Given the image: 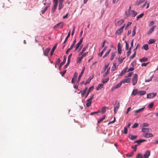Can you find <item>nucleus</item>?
Returning a JSON list of instances; mask_svg holds the SVG:
<instances>
[{"label":"nucleus","mask_w":158,"mask_h":158,"mask_svg":"<svg viewBox=\"0 0 158 158\" xmlns=\"http://www.w3.org/2000/svg\"><path fill=\"white\" fill-rule=\"evenodd\" d=\"M131 14L132 17H135L137 14V13L134 10H132L131 11Z\"/></svg>","instance_id":"6ab92c4d"},{"label":"nucleus","mask_w":158,"mask_h":158,"mask_svg":"<svg viewBox=\"0 0 158 158\" xmlns=\"http://www.w3.org/2000/svg\"><path fill=\"white\" fill-rule=\"evenodd\" d=\"M157 27L156 26H154L152 27L150 29L148 32V34L149 35L151 34L153 31L154 29L156 28Z\"/></svg>","instance_id":"1a4fd4ad"},{"label":"nucleus","mask_w":158,"mask_h":158,"mask_svg":"<svg viewBox=\"0 0 158 158\" xmlns=\"http://www.w3.org/2000/svg\"><path fill=\"white\" fill-rule=\"evenodd\" d=\"M145 107L142 108L135 111V113H138L142 112L144 110Z\"/></svg>","instance_id":"2eb2a0df"},{"label":"nucleus","mask_w":158,"mask_h":158,"mask_svg":"<svg viewBox=\"0 0 158 158\" xmlns=\"http://www.w3.org/2000/svg\"><path fill=\"white\" fill-rule=\"evenodd\" d=\"M130 78H126L122 80L121 81V82L122 83H129L130 82Z\"/></svg>","instance_id":"4468645a"},{"label":"nucleus","mask_w":158,"mask_h":158,"mask_svg":"<svg viewBox=\"0 0 158 158\" xmlns=\"http://www.w3.org/2000/svg\"><path fill=\"white\" fill-rule=\"evenodd\" d=\"M127 69V68L125 69L122 71L121 73V76H122L127 72L126 71Z\"/></svg>","instance_id":"37998d69"},{"label":"nucleus","mask_w":158,"mask_h":158,"mask_svg":"<svg viewBox=\"0 0 158 158\" xmlns=\"http://www.w3.org/2000/svg\"><path fill=\"white\" fill-rule=\"evenodd\" d=\"M135 54H136V52H135V51L134 53H133V54L132 55V56H130V58L131 59H132L133 58H134V57L135 56Z\"/></svg>","instance_id":"603ef678"},{"label":"nucleus","mask_w":158,"mask_h":158,"mask_svg":"<svg viewBox=\"0 0 158 158\" xmlns=\"http://www.w3.org/2000/svg\"><path fill=\"white\" fill-rule=\"evenodd\" d=\"M85 67H84L83 68L82 70V71L81 73L80 74V75H79V76H78V80H77V81L78 82H79V81H80V78H81V76H82V75L84 72V71L85 70Z\"/></svg>","instance_id":"423d86ee"},{"label":"nucleus","mask_w":158,"mask_h":158,"mask_svg":"<svg viewBox=\"0 0 158 158\" xmlns=\"http://www.w3.org/2000/svg\"><path fill=\"white\" fill-rule=\"evenodd\" d=\"M139 126L138 123H135L132 126V127L134 128H136L138 127Z\"/></svg>","instance_id":"8fccbe9b"},{"label":"nucleus","mask_w":158,"mask_h":158,"mask_svg":"<svg viewBox=\"0 0 158 158\" xmlns=\"http://www.w3.org/2000/svg\"><path fill=\"white\" fill-rule=\"evenodd\" d=\"M120 107V103L117 100L115 101L114 105V114H116Z\"/></svg>","instance_id":"f257e3e1"},{"label":"nucleus","mask_w":158,"mask_h":158,"mask_svg":"<svg viewBox=\"0 0 158 158\" xmlns=\"http://www.w3.org/2000/svg\"><path fill=\"white\" fill-rule=\"evenodd\" d=\"M149 126V124L147 123H144L140 125L141 127H147Z\"/></svg>","instance_id":"c85d7f7f"},{"label":"nucleus","mask_w":158,"mask_h":158,"mask_svg":"<svg viewBox=\"0 0 158 158\" xmlns=\"http://www.w3.org/2000/svg\"><path fill=\"white\" fill-rule=\"evenodd\" d=\"M47 10V7H45V8L41 11L42 14H44Z\"/></svg>","instance_id":"de8ad7c7"},{"label":"nucleus","mask_w":158,"mask_h":158,"mask_svg":"<svg viewBox=\"0 0 158 158\" xmlns=\"http://www.w3.org/2000/svg\"><path fill=\"white\" fill-rule=\"evenodd\" d=\"M154 22L153 21H151L150 22L149 25V26H152L154 24Z\"/></svg>","instance_id":"69168bd1"},{"label":"nucleus","mask_w":158,"mask_h":158,"mask_svg":"<svg viewBox=\"0 0 158 158\" xmlns=\"http://www.w3.org/2000/svg\"><path fill=\"white\" fill-rule=\"evenodd\" d=\"M76 43V39H75L74 40V41L73 44H72V45H71V46H70V48L72 49L74 47V45H75V44Z\"/></svg>","instance_id":"c03bdc74"},{"label":"nucleus","mask_w":158,"mask_h":158,"mask_svg":"<svg viewBox=\"0 0 158 158\" xmlns=\"http://www.w3.org/2000/svg\"><path fill=\"white\" fill-rule=\"evenodd\" d=\"M50 50V48H46L45 50L44 51V55L46 56H48L49 52Z\"/></svg>","instance_id":"9d476101"},{"label":"nucleus","mask_w":158,"mask_h":158,"mask_svg":"<svg viewBox=\"0 0 158 158\" xmlns=\"http://www.w3.org/2000/svg\"><path fill=\"white\" fill-rule=\"evenodd\" d=\"M63 3V2H59L58 8V9L59 10H60L61 9H62L64 5Z\"/></svg>","instance_id":"dca6fc26"},{"label":"nucleus","mask_w":158,"mask_h":158,"mask_svg":"<svg viewBox=\"0 0 158 158\" xmlns=\"http://www.w3.org/2000/svg\"><path fill=\"white\" fill-rule=\"evenodd\" d=\"M77 75H78V73H75L74 74V76L73 77V78L74 79V80H76L77 77Z\"/></svg>","instance_id":"864d4df0"},{"label":"nucleus","mask_w":158,"mask_h":158,"mask_svg":"<svg viewBox=\"0 0 158 158\" xmlns=\"http://www.w3.org/2000/svg\"><path fill=\"white\" fill-rule=\"evenodd\" d=\"M130 13H130V11H128L127 10L125 12V14L126 16L127 17H129L130 16Z\"/></svg>","instance_id":"ea45409f"},{"label":"nucleus","mask_w":158,"mask_h":158,"mask_svg":"<svg viewBox=\"0 0 158 158\" xmlns=\"http://www.w3.org/2000/svg\"><path fill=\"white\" fill-rule=\"evenodd\" d=\"M133 152L131 153H130L127 154L126 155L128 157H131L133 155Z\"/></svg>","instance_id":"bf43d9fd"},{"label":"nucleus","mask_w":158,"mask_h":158,"mask_svg":"<svg viewBox=\"0 0 158 158\" xmlns=\"http://www.w3.org/2000/svg\"><path fill=\"white\" fill-rule=\"evenodd\" d=\"M103 86V84H99L98 87L96 88V90H98L100 89H101Z\"/></svg>","instance_id":"a878e982"},{"label":"nucleus","mask_w":158,"mask_h":158,"mask_svg":"<svg viewBox=\"0 0 158 158\" xmlns=\"http://www.w3.org/2000/svg\"><path fill=\"white\" fill-rule=\"evenodd\" d=\"M156 93H152L151 94H147V97L148 98H153L156 95Z\"/></svg>","instance_id":"39448f33"},{"label":"nucleus","mask_w":158,"mask_h":158,"mask_svg":"<svg viewBox=\"0 0 158 158\" xmlns=\"http://www.w3.org/2000/svg\"><path fill=\"white\" fill-rule=\"evenodd\" d=\"M143 48L146 50L148 49V45L147 44H144L143 46Z\"/></svg>","instance_id":"58836bf2"},{"label":"nucleus","mask_w":158,"mask_h":158,"mask_svg":"<svg viewBox=\"0 0 158 158\" xmlns=\"http://www.w3.org/2000/svg\"><path fill=\"white\" fill-rule=\"evenodd\" d=\"M106 111V107H103L102 109L101 112L102 114L104 113Z\"/></svg>","instance_id":"a18cd8bd"},{"label":"nucleus","mask_w":158,"mask_h":158,"mask_svg":"<svg viewBox=\"0 0 158 158\" xmlns=\"http://www.w3.org/2000/svg\"><path fill=\"white\" fill-rule=\"evenodd\" d=\"M122 83H121V81L120 82L118 83V84L116 85L114 87H113L112 89V91H113L114 89L118 88L121 86Z\"/></svg>","instance_id":"20e7f679"},{"label":"nucleus","mask_w":158,"mask_h":158,"mask_svg":"<svg viewBox=\"0 0 158 158\" xmlns=\"http://www.w3.org/2000/svg\"><path fill=\"white\" fill-rule=\"evenodd\" d=\"M94 87V86H91L89 89L87 91V93L85 95V98H86L87 97L89 92L92 91V90L93 89Z\"/></svg>","instance_id":"f3484780"},{"label":"nucleus","mask_w":158,"mask_h":158,"mask_svg":"<svg viewBox=\"0 0 158 158\" xmlns=\"http://www.w3.org/2000/svg\"><path fill=\"white\" fill-rule=\"evenodd\" d=\"M146 141V140L144 139H140L138 140H136L135 141L134 143H138V145H140L141 143L143 142H145Z\"/></svg>","instance_id":"9b49d317"},{"label":"nucleus","mask_w":158,"mask_h":158,"mask_svg":"<svg viewBox=\"0 0 158 158\" xmlns=\"http://www.w3.org/2000/svg\"><path fill=\"white\" fill-rule=\"evenodd\" d=\"M138 75L136 74H135L132 78V85H135L137 83Z\"/></svg>","instance_id":"f03ea898"},{"label":"nucleus","mask_w":158,"mask_h":158,"mask_svg":"<svg viewBox=\"0 0 158 158\" xmlns=\"http://www.w3.org/2000/svg\"><path fill=\"white\" fill-rule=\"evenodd\" d=\"M70 33H71V30H69V32H68V34L67 35V36L66 37V38H65L64 41V42L63 43V44H65V42L67 41L68 38H69V37L70 36Z\"/></svg>","instance_id":"4be33fe9"},{"label":"nucleus","mask_w":158,"mask_h":158,"mask_svg":"<svg viewBox=\"0 0 158 158\" xmlns=\"http://www.w3.org/2000/svg\"><path fill=\"white\" fill-rule=\"evenodd\" d=\"M110 51V49L107 50V51L106 52L105 55L103 56V58H104L106 57L107 55H108Z\"/></svg>","instance_id":"a19ab883"},{"label":"nucleus","mask_w":158,"mask_h":158,"mask_svg":"<svg viewBox=\"0 0 158 158\" xmlns=\"http://www.w3.org/2000/svg\"><path fill=\"white\" fill-rule=\"evenodd\" d=\"M56 48V44H55L54 46L53 47V48H52V49L51 50V51L50 53V55L52 56V55L54 50H55V49Z\"/></svg>","instance_id":"393cba45"},{"label":"nucleus","mask_w":158,"mask_h":158,"mask_svg":"<svg viewBox=\"0 0 158 158\" xmlns=\"http://www.w3.org/2000/svg\"><path fill=\"white\" fill-rule=\"evenodd\" d=\"M109 64H108L107 65L105 64L104 65L103 67L104 70V71L106 70V69L108 68Z\"/></svg>","instance_id":"0e129e2a"},{"label":"nucleus","mask_w":158,"mask_h":158,"mask_svg":"<svg viewBox=\"0 0 158 158\" xmlns=\"http://www.w3.org/2000/svg\"><path fill=\"white\" fill-rule=\"evenodd\" d=\"M136 158H143V157L140 155V154H139L137 156Z\"/></svg>","instance_id":"774afa93"},{"label":"nucleus","mask_w":158,"mask_h":158,"mask_svg":"<svg viewBox=\"0 0 158 158\" xmlns=\"http://www.w3.org/2000/svg\"><path fill=\"white\" fill-rule=\"evenodd\" d=\"M138 93V90L137 89H134L133 90L131 94L135 96Z\"/></svg>","instance_id":"5701e85b"},{"label":"nucleus","mask_w":158,"mask_h":158,"mask_svg":"<svg viewBox=\"0 0 158 158\" xmlns=\"http://www.w3.org/2000/svg\"><path fill=\"white\" fill-rule=\"evenodd\" d=\"M66 56H64V59L63 62H62L60 64L59 67V69H60L62 66L66 62Z\"/></svg>","instance_id":"6e6552de"},{"label":"nucleus","mask_w":158,"mask_h":158,"mask_svg":"<svg viewBox=\"0 0 158 158\" xmlns=\"http://www.w3.org/2000/svg\"><path fill=\"white\" fill-rule=\"evenodd\" d=\"M124 22V20L123 19H121L117 22V23L118 24V25H121Z\"/></svg>","instance_id":"473e14b6"},{"label":"nucleus","mask_w":158,"mask_h":158,"mask_svg":"<svg viewBox=\"0 0 158 158\" xmlns=\"http://www.w3.org/2000/svg\"><path fill=\"white\" fill-rule=\"evenodd\" d=\"M110 68L109 67L107 68V71L105 73V74L103 75L104 77H105L106 76L108 75L110 73Z\"/></svg>","instance_id":"f704fd0d"},{"label":"nucleus","mask_w":158,"mask_h":158,"mask_svg":"<svg viewBox=\"0 0 158 158\" xmlns=\"http://www.w3.org/2000/svg\"><path fill=\"white\" fill-rule=\"evenodd\" d=\"M132 23V22H128L126 27H125V29H127V28L129 27V26Z\"/></svg>","instance_id":"09e8293b"},{"label":"nucleus","mask_w":158,"mask_h":158,"mask_svg":"<svg viewBox=\"0 0 158 158\" xmlns=\"http://www.w3.org/2000/svg\"><path fill=\"white\" fill-rule=\"evenodd\" d=\"M117 68V67H116L115 64H113V65L111 68L112 71H114Z\"/></svg>","instance_id":"4c0bfd02"},{"label":"nucleus","mask_w":158,"mask_h":158,"mask_svg":"<svg viewBox=\"0 0 158 158\" xmlns=\"http://www.w3.org/2000/svg\"><path fill=\"white\" fill-rule=\"evenodd\" d=\"M57 6V5L53 4V7H52V13H54V12L55 10L56 9Z\"/></svg>","instance_id":"b1692460"},{"label":"nucleus","mask_w":158,"mask_h":158,"mask_svg":"<svg viewBox=\"0 0 158 158\" xmlns=\"http://www.w3.org/2000/svg\"><path fill=\"white\" fill-rule=\"evenodd\" d=\"M123 31L121 29L119 28L115 32V34L119 35Z\"/></svg>","instance_id":"cd10ccee"},{"label":"nucleus","mask_w":158,"mask_h":158,"mask_svg":"<svg viewBox=\"0 0 158 158\" xmlns=\"http://www.w3.org/2000/svg\"><path fill=\"white\" fill-rule=\"evenodd\" d=\"M146 93V92L145 91H141L138 93V94L141 96L143 95Z\"/></svg>","instance_id":"c756f323"},{"label":"nucleus","mask_w":158,"mask_h":158,"mask_svg":"<svg viewBox=\"0 0 158 158\" xmlns=\"http://www.w3.org/2000/svg\"><path fill=\"white\" fill-rule=\"evenodd\" d=\"M150 154V152L149 151H147L143 155V157L144 158H148Z\"/></svg>","instance_id":"0eeeda50"},{"label":"nucleus","mask_w":158,"mask_h":158,"mask_svg":"<svg viewBox=\"0 0 158 158\" xmlns=\"http://www.w3.org/2000/svg\"><path fill=\"white\" fill-rule=\"evenodd\" d=\"M83 57L81 56V57H78L77 59V63H80L82 59H83Z\"/></svg>","instance_id":"c9c22d12"},{"label":"nucleus","mask_w":158,"mask_h":158,"mask_svg":"<svg viewBox=\"0 0 158 158\" xmlns=\"http://www.w3.org/2000/svg\"><path fill=\"white\" fill-rule=\"evenodd\" d=\"M131 49H129V51H128L127 52V56H129V55H130V54H131Z\"/></svg>","instance_id":"5fc2aeb1"},{"label":"nucleus","mask_w":158,"mask_h":158,"mask_svg":"<svg viewBox=\"0 0 158 158\" xmlns=\"http://www.w3.org/2000/svg\"><path fill=\"white\" fill-rule=\"evenodd\" d=\"M148 60V58L147 57H143L142 59H141L140 60V61L141 62H146Z\"/></svg>","instance_id":"72a5a7b5"},{"label":"nucleus","mask_w":158,"mask_h":158,"mask_svg":"<svg viewBox=\"0 0 158 158\" xmlns=\"http://www.w3.org/2000/svg\"><path fill=\"white\" fill-rule=\"evenodd\" d=\"M64 25V23L63 22H60L55 25L54 27V29H56L57 28H62Z\"/></svg>","instance_id":"7ed1b4c3"},{"label":"nucleus","mask_w":158,"mask_h":158,"mask_svg":"<svg viewBox=\"0 0 158 158\" xmlns=\"http://www.w3.org/2000/svg\"><path fill=\"white\" fill-rule=\"evenodd\" d=\"M145 0H139V1H137L136 2V5H139L141 4Z\"/></svg>","instance_id":"2f4dec72"},{"label":"nucleus","mask_w":158,"mask_h":158,"mask_svg":"<svg viewBox=\"0 0 158 158\" xmlns=\"http://www.w3.org/2000/svg\"><path fill=\"white\" fill-rule=\"evenodd\" d=\"M143 15L144 14L143 13H142L140 14V15L136 17V20H139V19L142 17Z\"/></svg>","instance_id":"e433bc0d"},{"label":"nucleus","mask_w":158,"mask_h":158,"mask_svg":"<svg viewBox=\"0 0 158 158\" xmlns=\"http://www.w3.org/2000/svg\"><path fill=\"white\" fill-rule=\"evenodd\" d=\"M109 78H106V79L102 80V82L103 84H105V83H106L109 81Z\"/></svg>","instance_id":"79ce46f5"},{"label":"nucleus","mask_w":158,"mask_h":158,"mask_svg":"<svg viewBox=\"0 0 158 158\" xmlns=\"http://www.w3.org/2000/svg\"><path fill=\"white\" fill-rule=\"evenodd\" d=\"M99 112H100V110H98V111H97L93 112L91 113L90 114L91 115H94V114H95L98 113H99Z\"/></svg>","instance_id":"13d9d810"},{"label":"nucleus","mask_w":158,"mask_h":158,"mask_svg":"<svg viewBox=\"0 0 158 158\" xmlns=\"http://www.w3.org/2000/svg\"><path fill=\"white\" fill-rule=\"evenodd\" d=\"M134 68H133V67H132V68H129L128 69V70L127 71V72H129L130 71H133L134 70Z\"/></svg>","instance_id":"338daca9"},{"label":"nucleus","mask_w":158,"mask_h":158,"mask_svg":"<svg viewBox=\"0 0 158 158\" xmlns=\"http://www.w3.org/2000/svg\"><path fill=\"white\" fill-rule=\"evenodd\" d=\"M116 51L114 52H112L111 53V55L110 58V60H112L114 59V57L115 56V53L116 52V49H115Z\"/></svg>","instance_id":"a211bd4d"},{"label":"nucleus","mask_w":158,"mask_h":158,"mask_svg":"<svg viewBox=\"0 0 158 158\" xmlns=\"http://www.w3.org/2000/svg\"><path fill=\"white\" fill-rule=\"evenodd\" d=\"M154 104L153 103H150L148 106V107L149 108H152Z\"/></svg>","instance_id":"3c124183"},{"label":"nucleus","mask_w":158,"mask_h":158,"mask_svg":"<svg viewBox=\"0 0 158 158\" xmlns=\"http://www.w3.org/2000/svg\"><path fill=\"white\" fill-rule=\"evenodd\" d=\"M125 57H123L122 56H119L118 60V61L119 62V64L123 62V60H124V59H125Z\"/></svg>","instance_id":"ddd939ff"},{"label":"nucleus","mask_w":158,"mask_h":158,"mask_svg":"<svg viewBox=\"0 0 158 158\" xmlns=\"http://www.w3.org/2000/svg\"><path fill=\"white\" fill-rule=\"evenodd\" d=\"M133 73L132 72H131V73H129L127 74V76L126 77H131Z\"/></svg>","instance_id":"680f3d73"},{"label":"nucleus","mask_w":158,"mask_h":158,"mask_svg":"<svg viewBox=\"0 0 158 158\" xmlns=\"http://www.w3.org/2000/svg\"><path fill=\"white\" fill-rule=\"evenodd\" d=\"M128 137L131 139L133 140L136 139L137 137V136L133 135L130 134L129 135Z\"/></svg>","instance_id":"412c9836"},{"label":"nucleus","mask_w":158,"mask_h":158,"mask_svg":"<svg viewBox=\"0 0 158 158\" xmlns=\"http://www.w3.org/2000/svg\"><path fill=\"white\" fill-rule=\"evenodd\" d=\"M88 52H86L85 53H84L83 55H82L81 56L83 58V57H84L88 55Z\"/></svg>","instance_id":"052dcab7"},{"label":"nucleus","mask_w":158,"mask_h":158,"mask_svg":"<svg viewBox=\"0 0 158 158\" xmlns=\"http://www.w3.org/2000/svg\"><path fill=\"white\" fill-rule=\"evenodd\" d=\"M87 48V47H84L83 49H82L81 51V52H80L79 54H78V55L79 56H80L81 55V54H83V53L85 52V51L86 49V48Z\"/></svg>","instance_id":"7c9ffc66"},{"label":"nucleus","mask_w":158,"mask_h":158,"mask_svg":"<svg viewBox=\"0 0 158 158\" xmlns=\"http://www.w3.org/2000/svg\"><path fill=\"white\" fill-rule=\"evenodd\" d=\"M143 135L145 138H149L153 136V135L152 134L150 133L143 134Z\"/></svg>","instance_id":"f8f14e48"},{"label":"nucleus","mask_w":158,"mask_h":158,"mask_svg":"<svg viewBox=\"0 0 158 158\" xmlns=\"http://www.w3.org/2000/svg\"><path fill=\"white\" fill-rule=\"evenodd\" d=\"M125 42L126 43V50H127L128 49L129 47V44L126 41Z\"/></svg>","instance_id":"4d7b16f0"},{"label":"nucleus","mask_w":158,"mask_h":158,"mask_svg":"<svg viewBox=\"0 0 158 158\" xmlns=\"http://www.w3.org/2000/svg\"><path fill=\"white\" fill-rule=\"evenodd\" d=\"M66 70H65L63 72H61L60 73V74H61V76H63L65 74V73H66Z\"/></svg>","instance_id":"e2e57ef3"},{"label":"nucleus","mask_w":158,"mask_h":158,"mask_svg":"<svg viewBox=\"0 0 158 158\" xmlns=\"http://www.w3.org/2000/svg\"><path fill=\"white\" fill-rule=\"evenodd\" d=\"M156 41V40L155 39H151L149 40L148 43V44H152L154 43Z\"/></svg>","instance_id":"bb28decb"},{"label":"nucleus","mask_w":158,"mask_h":158,"mask_svg":"<svg viewBox=\"0 0 158 158\" xmlns=\"http://www.w3.org/2000/svg\"><path fill=\"white\" fill-rule=\"evenodd\" d=\"M105 116H104V117L102 118H99L98 120V123H99L102 122L105 118Z\"/></svg>","instance_id":"49530a36"},{"label":"nucleus","mask_w":158,"mask_h":158,"mask_svg":"<svg viewBox=\"0 0 158 158\" xmlns=\"http://www.w3.org/2000/svg\"><path fill=\"white\" fill-rule=\"evenodd\" d=\"M86 105L87 107H89L91 105V104L92 103L91 101L88 99H87L86 101Z\"/></svg>","instance_id":"aec40b11"},{"label":"nucleus","mask_w":158,"mask_h":158,"mask_svg":"<svg viewBox=\"0 0 158 158\" xmlns=\"http://www.w3.org/2000/svg\"><path fill=\"white\" fill-rule=\"evenodd\" d=\"M72 56V54H70L68 56V61H70V59L71 58V57Z\"/></svg>","instance_id":"6e6d98bb"}]
</instances>
